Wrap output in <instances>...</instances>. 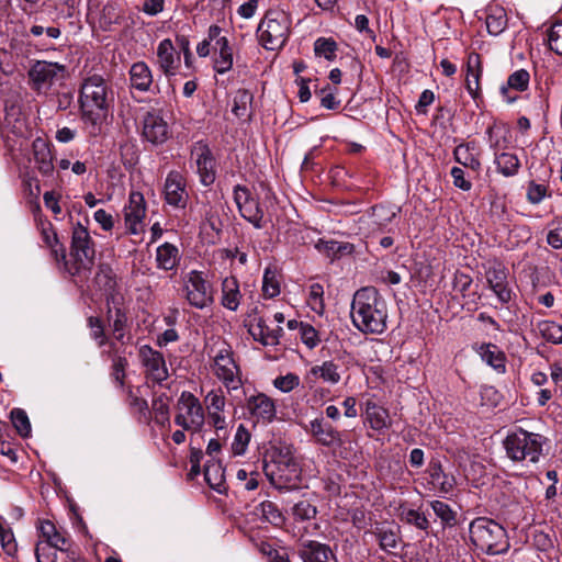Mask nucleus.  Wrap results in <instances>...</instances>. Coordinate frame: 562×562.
Here are the masks:
<instances>
[{
	"label": "nucleus",
	"mask_w": 562,
	"mask_h": 562,
	"mask_svg": "<svg viewBox=\"0 0 562 562\" xmlns=\"http://www.w3.org/2000/svg\"><path fill=\"white\" fill-rule=\"evenodd\" d=\"M353 325L362 333L381 334L386 329V303L371 286L358 290L351 302Z\"/></svg>",
	"instance_id": "f257e3e1"
},
{
	"label": "nucleus",
	"mask_w": 562,
	"mask_h": 562,
	"mask_svg": "<svg viewBox=\"0 0 562 562\" xmlns=\"http://www.w3.org/2000/svg\"><path fill=\"white\" fill-rule=\"evenodd\" d=\"M79 101L83 117L97 124L105 117L113 102V91L102 76L93 75L83 80Z\"/></svg>",
	"instance_id": "f03ea898"
},
{
	"label": "nucleus",
	"mask_w": 562,
	"mask_h": 562,
	"mask_svg": "<svg viewBox=\"0 0 562 562\" xmlns=\"http://www.w3.org/2000/svg\"><path fill=\"white\" fill-rule=\"evenodd\" d=\"M546 439L540 434L517 428L504 440L506 456L516 463L536 464L542 456Z\"/></svg>",
	"instance_id": "7ed1b4c3"
},
{
	"label": "nucleus",
	"mask_w": 562,
	"mask_h": 562,
	"mask_svg": "<svg viewBox=\"0 0 562 562\" xmlns=\"http://www.w3.org/2000/svg\"><path fill=\"white\" fill-rule=\"evenodd\" d=\"M470 539L474 547L487 554H502L509 549L507 532L502 525L486 517L470 524Z\"/></svg>",
	"instance_id": "20e7f679"
},
{
	"label": "nucleus",
	"mask_w": 562,
	"mask_h": 562,
	"mask_svg": "<svg viewBox=\"0 0 562 562\" xmlns=\"http://www.w3.org/2000/svg\"><path fill=\"white\" fill-rule=\"evenodd\" d=\"M291 20L284 11H267L257 29L260 44L269 50L281 48L288 41Z\"/></svg>",
	"instance_id": "39448f33"
},
{
	"label": "nucleus",
	"mask_w": 562,
	"mask_h": 562,
	"mask_svg": "<svg viewBox=\"0 0 562 562\" xmlns=\"http://www.w3.org/2000/svg\"><path fill=\"white\" fill-rule=\"evenodd\" d=\"M263 470L271 479L278 476L290 481L296 479L300 473L299 464L289 446L272 447L263 460Z\"/></svg>",
	"instance_id": "423d86ee"
},
{
	"label": "nucleus",
	"mask_w": 562,
	"mask_h": 562,
	"mask_svg": "<svg viewBox=\"0 0 562 562\" xmlns=\"http://www.w3.org/2000/svg\"><path fill=\"white\" fill-rule=\"evenodd\" d=\"M175 424L183 430L196 434L205 423L204 409L196 396L182 392L176 404Z\"/></svg>",
	"instance_id": "0eeeda50"
},
{
	"label": "nucleus",
	"mask_w": 562,
	"mask_h": 562,
	"mask_svg": "<svg viewBox=\"0 0 562 562\" xmlns=\"http://www.w3.org/2000/svg\"><path fill=\"white\" fill-rule=\"evenodd\" d=\"M65 65L46 60H37L29 70V78L36 91L46 92L54 85L60 82L65 78Z\"/></svg>",
	"instance_id": "6e6552de"
},
{
	"label": "nucleus",
	"mask_w": 562,
	"mask_h": 562,
	"mask_svg": "<svg viewBox=\"0 0 562 562\" xmlns=\"http://www.w3.org/2000/svg\"><path fill=\"white\" fill-rule=\"evenodd\" d=\"M94 246L88 229L80 223L72 228L70 256L75 261L76 271L90 267L94 259Z\"/></svg>",
	"instance_id": "1a4fd4ad"
},
{
	"label": "nucleus",
	"mask_w": 562,
	"mask_h": 562,
	"mask_svg": "<svg viewBox=\"0 0 562 562\" xmlns=\"http://www.w3.org/2000/svg\"><path fill=\"white\" fill-rule=\"evenodd\" d=\"M183 292L189 304L196 308H204L213 301L210 284L203 277V273L196 270L186 274Z\"/></svg>",
	"instance_id": "9d476101"
},
{
	"label": "nucleus",
	"mask_w": 562,
	"mask_h": 562,
	"mask_svg": "<svg viewBox=\"0 0 562 562\" xmlns=\"http://www.w3.org/2000/svg\"><path fill=\"white\" fill-rule=\"evenodd\" d=\"M106 318L112 330V337L122 345L125 338L130 339L127 331V316L124 308V299L122 294H111L106 299Z\"/></svg>",
	"instance_id": "9b49d317"
},
{
	"label": "nucleus",
	"mask_w": 562,
	"mask_h": 562,
	"mask_svg": "<svg viewBox=\"0 0 562 562\" xmlns=\"http://www.w3.org/2000/svg\"><path fill=\"white\" fill-rule=\"evenodd\" d=\"M234 201L240 215L251 223L257 229L266 226L267 221L263 220V211L260 207L259 201L251 195L250 191L246 187H235Z\"/></svg>",
	"instance_id": "f8f14e48"
},
{
	"label": "nucleus",
	"mask_w": 562,
	"mask_h": 562,
	"mask_svg": "<svg viewBox=\"0 0 562 562\" xmlns=\"http://www.w3.org/2000/svg\"><path fill=\"white\" fill-rule=\"evenodd\" d=\"M508 273V269L497 260L491 261L485 270L488 288L502 304L509 303L514 294L509 286Z\"/></svg>",
	"instance_id": "ddd939ff"
},
{
	"label": "nucleus",
	"mask_w": 562,
	"mask_h": 562,
	"mask_svg": "<svg viewBox=\"0 0 562 562\" xmlns=\"http://www.w3.org/2000/svg\"><path fill=\"white\" fill-rule=\"evenodd\" d=\"M142 135L154 145L162 144L169 138V126L160 110L151 109L144 114Z\"/></svg>",
	"instance_id": "4468645a"
},
{
	"label": "nucleus",
	"mask_w": 562,
	"mask_h": 562,
	"mask_svg": "<svg viewBox=\"0 0 562 562\" xmlns=\"http://www.w3.org/2000/svg\"><path fill=\"white\" fill-rule=\"evenodd\" d=\"M233 353H218L214 359V373L228 390H237L241 385L240 370Z\"/></svg>",
	"instance_id": "2eb2a0df"
},
{
	"label": "nucleus",
	"mask_w": 562,
	"mask_h": 562,
	"mask_svg": "<svg viewBox=\"0 0 562 562\" xmlns=\"http://www.w3.org/2000/svg\"><path fill=\"white\" fill-rule=\"evenodd\" d=\"M146 215V203L140 192H131L128 204L124 207V218L127 231L137 235L143 231V221Z\"/></svg>",
	"instance_id": "dca6fc26"
},
{
	"label": "nucleus",
	"mask_w": 562,
	"mask_h": 562,
	"mask_svg": "<svg viewBox=\"0 0 562 562\" xmlns=\"http://www.w3.org/2000/svg\"><path fill=\"white\" fill-rule=\"evenodd\" d=\"M165 200L173 207L184 209L189 194L186 190V180L178 171H170L165 181Z\"/></svg>",
	"instance_id": "f3484780"
},
{
	"label": "nucleus",
	"mask_w": 562,
	"mask_h": 562,
	"mask_svg": "<svg viewBox=\"0 0 562 562\" xmlns=\"http://www.w3.org/2000/svg\"><path fill=\"white\" fill-rule=\"evenodd\" d=\"M156 56V64L166 77H172L177 74L181 58L171 40L165 38L158 44Z\"/></svg>",
	"instance_id": "a211bd4d"
},
{
	"label": "nucleus",
	"mask_w": 562,
	"mask_h": 562,
	"mask_svg": "<svg viewBox=\"0 0 562 562\" xmlns=\"http://www.w3.org/2000/svg\"><path fill=\"white\" fill-rule=\"evenodd\" d=\"M195 158L198 173L204 186H210L215 180V161L211 149L206 145L198 144L192 150Z\"/></svg>",
	"instance_id": "6ab92c4d"
},
{
	"label": "nucleus",
	"mask_w": 562,
	"mask_h": 562,
	"mask_svg": "<svg viewBox=\"0 0 562 562\" xmlns=\"http://www.w3.org/2000/svg\"><path fill=\"white\" fill-rule=\"evenodd\" d=\"M247 408L250 415L262 424L271 423L277 415L274 401L263 393L250 396Z\"/></svg>",
	"instance_id": "aec40b11"
},
{
	"label": "nucleus",
	"mask_w": 562,
	"mask_h": 562,
	"mask_svg": "<svg viewBox=\"0 0 562 562\" xmlns=\"http://www.w3.org/2000/svg\"><path fill=\"white\" fill-rule=\"evenodd\" d=\"M32 153L35 167L43 177H50L54 172L53 154L50 145L37 137L32 143Z\"/></svg>",
	"instance_id": "412c9836"
},
{
	"label": "nucleus",
	"mask_w": 562,
	"mask_h": 562,
	"mask_svg": "<svg viewBox=\"0 0 562 562\" xmlns=\"http://www.w3.org/2000/svg\"><path fill=\"white\" fill-rule=\"evenodd\" d=\"M308 431L315 440L326 447H333L340 442V436L329 424L323 418H315L310 422Z\"/></svg>",
	"instance_id": "4be33fe9"
},
{
	"label": "nucleus",
	"mask_w": 562,
	"mask_h": 562,
	"mask_svg": "<svg viewBox=\"0 0 562 562\" xmlns=\"http://www.w3.org/2000/svg\"><path fill=\"white\" fill-rule=\"evenodd\" d=\"M374 536L380 548L385 552L395 553V550L401 546L400 528L395 525H378Z\"/></svg>",
	"instance_id": "5701e85b"
},
{
	"label": "nucleus",
	"mask_w": 562,
	"mask_h": 562,
	"mask_svg": "<svg viewBox=\"0 0 562 562\" xmlns=\"http://www.w3.org/2000/svg\"><path fill=\"white\" fill-rule=\"evenodd\" d=\"M38 530L42 538V542L47 546H53L56 550L66 551L69 546V538L66 532L60 531L49 520H43L40 522Z\"/></svg>",
	"instance_id": "b1692460"
},
{
	"label": "nucleus",
	"mask_w": 562,
	"mask_h": 562,
	"mask_svg": "<svg viewBox=\"0 0 562 562\" xmlns=\"http://www.w3.org/2000/svg\"><path fill=\"white\" fill-rule=\"evenodd\" d=\"M130 82L133 89L140 92H148L150 90L154 78L149 66L145 61H136L131 66Z\"/></svg>",
	"instance_id": "393cba45"
},
{
	"label": "nucleus",
	"mask_w": 562,
	"mask_h": 562,
	"mask_svg": "<svg viewBox=\"0 0 562 562\" xmlns=\"http://www.w3.org/2000/svg\"><path fill=\"white\" fill-rule=\"evenodd\" d=\"M487 142L494 154L505 151L510 144V131L502 123H493L486 130Z\"/></svg>",
	"instance_id": "a878e982"
},
{
	"label": "nucleus",
	"mask_w": 562,
	"mask_h": 562,
	"mask_svg": "<svg viewBox=\"0 0 562 562\" xmlns=\"http://www.w3.org/2000/svg\"><path fill=\"white\" fill-rule=\"evenodd\" d=\"M300 554L303 562H335L331 549L316 541L303 544Z\"/></svg>",
	"instance_id": "bb28decb"
},
{
	"label": "nucleus",
	"mask_w": 562,
	"mask_h": 562,
	"mask_svg": "<svg viewBox=\"0 0 562 562\" xmlns=\"http://www.w3.org/2000/svg\"><path fill=\"white\" fill-rule=\"evenodd\" d=\"M429 484L440 494H449L453 491L456 480L452 475L442 471L441 464L434 462L429 464Z\"/></svg>",
	"instance_id": "cd10ccee"
},
{
	"label": "nucleus",
	"mask_w": 562,
	"mask_h": 562,
	"mask_svg": "<svg viewBox=\"0 0 562 562\" xmlns=\"http://www.w3.org/2000/svg\"><path fill=\"white\" fill-rule=\"evenodd\" d=\"M143 363L147 376L154 382L161 383L168 376V369L161 353H143Z\"/></svg>",
	"instance_id": "c85d7f7f"
},
{
	"label": "nucleus",
	"mask_w": 562,
	"mask_h": 562,
	"mask_svg": "<svg viewBox=\"0 0 562 562\" xmlns=\"http://www.w3.org/2000/svg\"><path fill=\"white\" fill-rule=\"evenodd\" d=\"M453 157L457 162L473 171H479L481 168V162L474 143L458 145L453 150Z\"/></svg>",
	"instance_id": "c756f323"
},
{
	"label": "nucleus",
	"mask_w": 562,
	"mask_h": 562,
	"mask_svg": "<svg viewBox=\"0 0 562 562\" xmlns=\"http://www.w3.org/2000/svg\"><path fill=\"white\" fill-rule=\"evenodd\" d=\"M180 256L178 248L170 244L165 243L156 249V262L157 267L162 270H172L179 263Z\"/></svg>",
	"instance_id": "7c9ffc66"
},
{
	"label": "nucleus",
	"mask_w": 562,
	"mask_h": 562,
	"mask_svg": "<svg viewBox=\"0 0 562 562\" xmlns=\"http://www.w3.org/2000/svg\"><path fill=\"white\" fill-rule=\"evenodd\" d=\"M240 292L238 281L234 277H226L222 282V304L224 307L236 311L239 306Z\"/></svg>",
	"instance_id": "2f4dec72"
},
{
	"label": "nucleus",
	"mask_w": 562,
	"mask_h": 562,
	"mask_svg": "<svg viewBox=\"0 0 562 562\" xmlns=\"http://www.w3.org/2000/svg\"><path fill=\"white\" fill-rule=\"evenodd\" d=\"M124 21V14L117 3H106L100 13L99 25L104 31H111L114 25H121Z\"/></svg>",
	"instance_id": "473e14b6"
},
{
	"label": "nucleus",
	"mask_w": 562,
	"mask_h": 562,
	"mask_svg": "<svg viewBox=\"0 0 562 562\" xmlns=\"http://www.w3.org/2000/svg\"><path fill=\"white\" fill-rule=\"evenodd\" d=\"M215 52L214 69L218 74L227 72L233 66V52L228 45L227 40H218L216 46H213Z\"/></svg>",
	"instance_id": "72a5a7b5"
},
{
	"label": "nucleus",
	"mask_w": 562,
	"mask_h": 562,
	"mask_svg": "<svg viewBox=\"0 0 562 562\" xmlns=\"http://www.w3.org/2000/svg\"><path fill=\"white\" fill-rule=\"evenodd\" d=\"M204 479L209 486L218 493L225 490V473L220 461H207L204 467Z\"/></svg>",
	"instance_id": "f704fd0d"
},
{
	"label": "nucleus",
	"mask_w": 562,
	"mask_h": 562,
	"mask_svg": "<svg viewBox=\"0 0 562 562\" xmlns=\"http://www.w3.org/2000/svg\"><path fill=\"white\" fill-rule=\"evenodd\" d=\"M4 124L5 127L9 128L13 134L23 136L26 126L24 117L22 116V111L20 105L18 104H7L4 108Z\"/></svg>",
	"instance_id": "c9c22d12"
},
{
	"label": "nucleus",
	"mask_w": 562,
	"mask_h": 562,
	"mask_svg": "<svg viewBox=\"0 0 562 562\" xmlns=\"http://www.w3.org/2000/svg\"><path fill=\"white\" fill-rule=\"evenodd\" d=\"M398 518L402 522L414 526L418 530L428 531L430 522L426 515L414 508L400 506Z\"/></svg>",
	"instance_id": "e433bc0d"
},
{
	"label": "nucleus",
	"mask_w": 562,
	"mask_h": 562,
	"mask_svg": "<svg viewBox=\"0 0 562 562\" xmlns=\"http://www.w3.org/2000/svg\"><path fill=\"white\" fill-rule=\"evenodd\" d=\"M494 162L497 171L505 177L515 176L520 167L518 157L515 154L507 151L494 154Z\"/></svg>",
	"instance_id": "4c0bfd02"
},
{
	"label": "nucleus",
	"mask_w": 562,
	"mask_h": 562,
	"mask_svg": "<svg viewBox=\"0 0 562 562\" xmlns=\"http://www.w3.org/2000/svg\"><path fill=\"white\" fill-rule=\"evenodd\" d=\"M254 514L263 521H267L273 526H281L284 521V517L278 506L271 501L261 502L255 507Z\"/></svg>",
	"instance_id": "58836bf2"
},
{
	"label": "nucleus",
	"mask_w": 562,
	"mask_h": 562,
	"mask_svg": "<svg viewBox=\"0 0 562 562\" xmlns=\"http://www.w3.org/2000/svg\"><path fill=\"white\" fill-rule=\"evenodd\" d=\"M468 71L465 77L467 90L471 95H475L479 90V80L481 76L480 56L477 54H470L468 57Z\"/></svg>",
	"instance_id": "ea45409f"
},
{
	"label": "nucleus",
	"mask_w": 562,
	"mask_h": 562,
	"mask_svg": "<svg viewBox=\"0 0 562 562\" xmlns=\"http://www.w3.org/2000/svg\"><path fill=\"white\" fill-rule=\"evenodd\" d=\"M281 330V328L270 329L262 319H259L257 325L251 327L250 333L263 346H276L279 342Z\"/></svg>",
	"instance_id": "a19ab883"
},
{
	"label": "nucleus",
	"mask_w": 562,
	"mask_h": 562,
	"mask_svg": "<svg viewBox=\"0 0 562 562\" xmlns=\"http://www.w3.org/2000/svg\"><path fill=\"white\" fill-rule=\"evenodd\" d=\"M366 416L371 428L375 430L383 429L389 425V414L386 409L373 402H368L366 406Z\"/></svg>",
	"instance_id": "79ce46f5"
},
{
	"label": "nucleus",
	"mask_w": 562,
	"mask_h": 562,
	"mask_svg": "<svg viewBox=\"0 0 562 562\" xmlns=\"http://www.w3.org/2000/svg\"><path fill=\"white\" fill-rule=\"evenodd\" d=\"M397 214V210L385 205H375L371 209L369 214L371 224L378 229L384 228L389 225Z\"/></svg>",
	"instance_id": "37998d69"
},
{
	"label": "nucleus",
	"mask_w": 562,
	"mask_h": 562,
	"mask_svg": "<svg viewBox=\"0 0 562 562\" xmlns=\"http://www.w3.org/2000/svg\"><path fill=\"white\" fill-rule=\"evenodd\" d=\"M306 302L316 314L322 315L324 313V288L321 283H312L308 286Z\"/></svg>",
	"instance_id": "c03bdc74"
},
{
	"label": "nucleus",
	"mask_w": 562,
	"mask_h": 562,
	"mask_svg": "<svg viewBox=\"0 0 562 562\" xmlns=\"http://www.w3.org/2000/svg\"><path fill=\"white\" fill-rule=\"evenodd\" d=\"M530 76L525 69L514 71L507 79V86H503L501 91L504 95L507 94L509 89L516 91H525L529 86Z\"/></svg>",
	"instance_id": "a18cd8bd"
},
{
	"label": "nucleus",
	"mask_w": 562,
	"mask_h": 562,
	"mask_svg": "<svg viewBox=\"0 0 562 562\" xmlns=\"http://www.w3.org/2000/svg\"><path fill=\"white\" fill-rule=\"evenodd\" d=\"M311 374L319 376L325 382L330 384H336L340 380L337 366L330 361H325L322 366L312 367Z\"/></svg>",
	"instance_id": "49530a36"
},
{
	"label": "nucleus",
	"mask_w": 562,
	"mask_h": 562,
	"mask_svg": "<svg viewBox=\"0 0 562 562\" xmlns=\"http://www.w3.org/2000/svg\"><path fill=\"white\" fill-rule=\"evenodd\" d=\"M95 282L100 288L103 289V291L106 294V299L111 294H120L119 292L115 291L116 281L111 268L101 267L95 276Z\"/></svg>",
	"instance_id": "de8ad7c7"
},
{
	"label": "nucleus",
	"mask_w": 562,
	"mask_h": 562,
	"mask_svg": "<svg viewBox=\"0 0 562 562\" xmlns=\"http://www.w3.org/2000/svg\"><path fill=\"white\" fill-rule=\"evenodd\" d=\"M42 237L46 246H48L52 249L55 258L58 259V257L60 256V258L65 260V249L61 245H59L57 234L54 231L52 224L48 223L47 226H44L42 228Z\"/></svg>",
	"instance_id": "09e8293b"
},
{
	"label": "nucleus",
	"mask_w": 562,
	"mask_h": 562,
	"mask_svg": "<svg viewBox=\"0 0 562 562\" xmlns=\"http://www.w3.org/2000/svg\"><path fill=\"white\" fill-rule=\"evenodd\" d=\"M251 101H252V94L245 89H239L234 95V104L232 108V112L237 117L247 116L248 109H249Z\"/></svg>",
	"instance_id": "8fccbe9b"
},
{
	"label": "nucleus",
	"mask_w": 562,
	"mask_h": 562,
	"mask_svg": "<svg viewBox=\"0 0 562 562\" xmlns=\"http://www.w3.org/2000/svg\"><path fill=\"white\" fill-rule=\"evenodd\" d=\"M337 44L333 38L318 37L314 43V53L317 57L333 60L336 57Z\"/></svg>",
	"instance_id": "3c124183"
},
{
	"label": "nucleus",
	"mask_w": 562,
	"mask_h": 562,
	"mask_svg": "<svg viewBox=\"0 0 562 562\" xmlns=\"http://www.w3.org/2000/svg\"><path fill=\"white\" fill-rule=\"evenodd\" d=\"M250 441V434L248 429L240 424L235 432L233 442H232V452L234 456H243L248 447Z\"/></svg>",
	"instance_id": "603ef678"
},
{
	"label": "nucleus",
	"mask_w": 562,
	"mask_h": 562,
	"mask_svg": "<svg viewBox=\"0 0 562 562\" xmlns=\"http://www.w3.org/2000/svg\"><path fill=\"white\" fill-rule=\"evenodd\" d=\"M507 26L506 13L499 9L491 13L486 18V27L491 35L501 34Z\"/></svg>",
	"instance_id": "864d4df0"
},
{
	"label": "nucleus",
	"mask_w": 562,
	"mask_h": 562,
	"mask_svg": "<svg viewBox=\"0 0 562 562\" xmlns=\"http://www.w3.org/2000/svg\"><path fill=\"white\" fill-rule=\"evenodd\" d=\"M430 507L443 526H452L454 524L456 513L448 504L441 501H432L430 502Z\"/></svg>",
	"instance_id": "5fc2aeb1"
},
{
	"label": "nucleus",
	"mask_w": 562,
	"mask_h": 562,
	"mask_svg": "<svg viewBox=\"0 0 562 562\" xmlns=\"http://www.w3.org/2000/svg\"><path fill=\"white\" fill-rule=\"evenodd\" d=\"M11 422L22 437H27L31 434V423L26 413L21 408L11 411Z\"/></svg>",
	"instance_id": "6e6d98bb"
},
{
	"label": "nucleus",
	"mask_w": 562,
	"mask_h": 562,
	"mask_svg": "<svg viewBox=\"0 0 562 562\" xmlns=\"http://www.w3.org/2000/svg\"><path fill=\"white\" fill-rule=\"evenodd\" d=\"M262 293L266 297L272 299L280 294V284L277 280L276 272L266 269L262 278Z\"/></svg>",
	"instance_id": "4d7b16f0"
},
{
	"label": "nucleus",
	"mask_w": 562,
	"mask_h": 562,
	"mask_svg": "<svg viewBox=\"0 0 562 562\" xmlns=\"http://www.w3.org/2000/svg\"><path fill=\"white\" fill-rule=\"evenodd\" d=\"M205 405L207 409V414L210 413H224V408L226 405L225 396L223 395L221 390H212L205 396Z\"/></svg>",
	"instance_id": "13d9d810"
},
{
	"label": "nucleus",
	"mask_w": 562,
	"mask_h": 562,
	"mask_svg": "<svg viewBox=\"0 0 562 562\" xmlns=\"http://www.w3.org/2000/svg\"><path fill=\"white\" fill-rule=\"evenodd\" d=\"M316 507L308 501H300L292 507V515L295 520H311L316 516Z\"/></svg>",
	"instance_id": "bf43d9fd"
},
{
	"label": "nucleus",
	"mask_w": 562,
	"mask_h": 562,
	"mask_svg": "<svg viewBox=\"0 0 562 562\" xmlns=\"http://www.w3.org/2000/svg\"><path fill=\"white\" fill-rule=\"evenodd\" d=\"M548 45L551 50L558 55H562V23L552 24L548 32Z\"/></svg>",
	"instance_id": "052dcab7"
},
{
	"label": "nucleus",
	"mask_w": 562,
	"mask_h": 562,
	"mask_svg": "<svg viewBox=\"0 0 562 562\" xmlns=\"http://www.w3.org/2000/svg\"><path fill=\"white\" fill-rule=\"evenodd\" d=\"M273 385L279 391L283 393H289L300 385V378L294 373L280 375L273 380Z\"/></svg>",
	"instance_id": "680f3d73"
},
{
	"label": "nucleus",
	"mask_w": 562,
	"mask_h": 562,
	"mask_svg": "<svg viewBox=\"0 0 562 562\" xmlns=\"http://www.w3.org/2000/svg\"><path fill=\"white\" fill-rule=\"evenodd\" d=\"M541 333L546 340L553 344L562 342V326L554 322H546L541 326Z\"/></svg>",
	"instance_id": "e2e57ef3"
},
{
	"label": "nucleus",
	"mask_w": 562,
	"mask_h": 562,
	"mask_svg": "<svg viewBox=\"0 0 562 562\" xmlns=\"http://www.w3.org/2000/svg\"><path fill=\"white\" fill-rule=\"evenodd\" d=\"M299 336H300L302 342L308 349L315 348L319 341L317 330L312 325H310L307 323H305L304 325H301V330H300Z\"/></svg>",
	"instance_id": "0e129e2a"
},
{
	"label": "nucleus",
	"mask_w": 562,
	"mask_h": 562,
	"mask_svg": "<svg viewBox=\"0 0 562 562\" xmlns=\"http://www.w3.org/2000/svg\"><path fill=\"white\" fill-rule=\"evenodd\" d=\"M153 411L155 414V420L158 424H165L169 420V405L168 398L159 396L153 402Z\"/></svg>",
	"instance_id": "69168bd1"
},
{
	"label": "nucleus",
	"mask_w": 562,
	"mask_h": 562,
	"mask_svg": "<svg viewBox=\"0 0 562 562\" xmlns=\"http://www.w3.org/2000/svg\"><path fill=\"white\" fill-rule=\"evenodd\" d=\"M481 359L487 366L492 367L497 373H504L506 370L505 353H480Z\"/></svg>",
	"instance_id": "338daca9"
},
{
	"label": "nucleus",
	"mask_w": 562,
	"mask_h": 562,
	"mask_svg": "<svg viewBox=\"0 0 562 562\" xmlns=\"http://www.w3.org/2000/svg\"><path fill=\"white\" fill-rule=\"evenodd\" d=\"M55 550L56 549L53 546L44 544L42 541L37 542L35 548L37 562H56L57 554Z\"/></svg>",
	"instance_id": "774afa93"
}]
</instances>
